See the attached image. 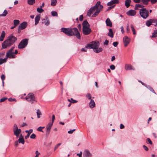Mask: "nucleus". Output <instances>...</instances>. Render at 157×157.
Instances as JSON below:
<instances>
[{
	"label": "nucleus",
	"mask_w": 157,
	"mask_h": 157,
	"mask_svg": "<svg viewBox=\"0 0 157 157\" xmlns=\"http://www.w3.org/2000/svg\"><path fill=\"white\" fill-rule=\"evenodd\" d=\"M61 31L69 36L75 35L78 39H80L81 36L78 29L76 28H62L61 29Z\"/></svg>",
	"instance_id": "obj_1"
},
{
	"label": "nucleus",
	"mask_w": 157,
	"mask_h": 157,
	"mask_svg": "<svg viewBox=\"0 0 157 157\" xmlns=\"http://www.w3.org/2000/svg\"><path fill=\"white\" fill-rule=\"evenodd\" d=\"M103 7V6L100 4V2L98 1L94 6L91 7L88 11L87 15L89 16H90L93 13H94L92 15V17H95L102 10Z\"/></svg>",
	"instance_id": "obj_2"
},
{
	"label": "nucleus",
	"mask_w": 157,
	"mask_h": 157,
	"mask_svg": "<svg viewBox=\"0 0 157 157\" xmlns=\"http://www.w3.org/2000/svg\"><path fill=\"white\" fill-rule=\"evenodd\" d=\"M82 33L84 35H88L91 32V30L90 28V25L87 21H84L82 23Z\"/></svg>",
	"instance_id": "obj_3"
},
{
	"label": "nucleus",
	"mask_w": 157,
	"mask_h": 157,
	"mask_svg": "<svg viewBox=\"0 0 157 157\" xmlns=\"http://www.w3.org/2000/svg\"><path fill=\"white\" fill-rule=\"evenodd\" d=\"M140 14L141 17L146 19L149 16V13L146 8H142L140 10Z\"/></svg>",
	"instance_id": "obj_4"
},
{
	"label": "nucleus",
	"mask_w": 157,
	"mask_h": 157,
	"mask_svg": "<svg viewBox=\"0 0 157 157\" xmlns=\"http://www.w3.org/2000/svg\"><path fill=\"white\" fill-rule=\"evenodd\" d=\"M99 43L98 41H93L91 44H88L86 46L87 48H92L94 49L97 47H99Z\"/></svg>",
	"instance_id": "obj_5"
},
{
	"label": "nucleus",
	"mask_w": 157,
	"mask_h": 157,
	"mask_svg": "<svg viewBox=\"0 0 157 157\" xmlns=\"http://www.w3.org/2000/svg\"><path fill=\"white\" fill-rule=\"evenodd\" d=\"M13 130L14 135L16 136L17 138H18L19 134L21 132V130L20 128H18L17 125L16 124H15L13 126Z\"/></svg>",
	"instance_id": "obj_6"
},
{
	"label": "nucleus",
	"mask_w": 157,
	"mask_h": 157,
	"mask_svg": "<svg viewBox=\"0 0 157 157\" xmlns=\"http://www.w3.org/2000/svg\"><path fill=\"white\" fill-rule=\"evenodd\" d=\"M28 43V40L27 39H25L21 40L18 45V48L19 49H23L25 48L27 45Z\"/></svg>",
	"instance_id": "obj_7"
},
{
	"label": "nucleus",
	"mask_w": 157,
	"mask_h": 157,
	"mask_svg": "<svg viewBox=\"0 0 157 157\" xmlns=\"http://www.w3.org/2000/svg\"><path fill=\"white\" fill-rule=\"evenodd\" d=\"M26 100L31 103H33L35 101L34 94L31 93L28 94L26 98Z\"/></svg>",
	"instance_id": "obj_8"
},
{
	"label": "nucleus",
	"mask_w": 157,
	"mask_h": 157,
	"mask_svg": "<svg viewBox=\"0 0 157 157\" xmlns=\"http://www.w3.org/2000/svg\"><path fill=\"white\" fill-rule=\"evenodd\" d=\"M13 44L7 38V40H5L2 44V48L5 49L8 47L10 46Z\"/></svg>",
	"instance_id": "obj_9"
},
{
	"label": "nucleus",
	"mask_w": 157,
	"mask_h": 157,
	"mask_svg": "<svg viewBox=\"0 0 157 157\" xmlns=\"http://www.w3.org/2000/svg\"><path fill=\"white\" fill-rule=\"evenodd\" d=\"M155 22V24L154 25L155 26L157 25V19H150L147 21L146 23V25L149 27L152 24V23Z\"/></svg>",
	"instance_id": "obj_10"
},
{
	"label": "nucleus",
	"mask_w": 157,
	"mask_h": 157,
	"mask_svg": "<svg viewBox=\"0 0 157 157\" xmlns=\"http://www.w3.org/2000/svg\"><path fill=\"white\" fill-rule=\"evenodd\" d=\"M27 26V23L26 22L24 21L21 24L18 28V31H20L21 30L25 29Z\"/></svg>",
	"instance_id": "obj_11"
},
{
	"label": "nucleus",
	"mask_w": 157,
	"mask_h": 157,
	"mask_svg": "<svg viewBox=\"0 0 157 157\" xmlns=\"http://www.w3.org/2000/svg\"><path fill=\"white\" fill-rule=\"evenodd\" d=\"M6 57L7 59L8 58L10 59H14L16 57V56L13 52H7L6 53Z\"/></svg>",
	"instance_id": "obj_12"
},
{
	"label": "nucleus",
	"mask_w": 157,
	"mask_h": 157,
	"mask_svg": "<svg viewBox=\"0 0 157 157\" xmlns=\"http://www.w3.org/2000/svg\"><path fill=\"white\" fill-rule=\"evenodd\" d=\"M8 39L13 44L17 40V38L13 36V34L10 35L8 37Z\"/></svg>",
	"instance_id": "obj_13"
},
{
	"label": "nucleus",
	"mask_w": 157,
	"mask_h": 157,
	"mask_svg": "<svg viewBox=\"0 0 157 157\" xmlns=\"http://www.w3.org/2000/svg\"><path fill=\"white\" fill-rule=\"evenodd\" d=\"M123 40L124 46L126 47L129 43L130 40L128 36H125L123 38Z\"/></svg>",
	"instance_id": "obj_14"
},
{
	"label": "nucleus",
	"mask_w": 157,
	"mask_h": 157,
	"mask_svg": "<svg viewBox=\"0 0 157 157\" xmlns=\"http://www.w3.org/2000/svg\"><path fill=\"white\" fill-rule=\"evenodd\" d=\"M83 157H91L92 155L89 150H86L83 152Z\"/></svg>",
	"instance_id": "obj_15"
},
{
	"label": "nucleus",
	"mask_w": 157,
	"mask_h": 157,
	"mask_svg": "<svg viewBox=\"0 0 157 157\" xmlns=\"http://www.w3.org/2000/svg\"><path fill=\"white\" fill-rule=\"evenodd\" d=\"M136 11L133 10H130L127 12L128 16H134L136 14Z\"/></svg>",
	"instance_id": "obj_16"
},
{
	"label": "nucleus",
	"mask_w": 157,
	"mask_h": 157,
	"mask_svg": "<svg viewBox=\"0 0 157 157\" xmlns=\"http://www.w3.org/2000/svg\"><path fill=\"white\" fill-rule=\"evenodd\" d=\"M95 103L93 99H91L89 103V106L90 108L92 109L95 107Z\"/></svg>",
	"instance_id": "obj_17"
},
{
	"label": "nucleus",
	"mask_w": 157,
	"mask_h": 157,
	"mask_svg": "<svg viewBox=\"0 0 157 157\" xmlns=\"http://www.w3.org/2000/svg\"><path fill=\"white\" fill-rule=\"evenodd\" d=\"M42 22L44 24L46 25H48L50 24V22L47 17L43 19Z\"/></svg>",
	"instance_id": "obj_18"
},
{
	"label": "nucleus",
	"mask_w": 157,
	"mask_h": 157,
	"mask_svg": "<svg viewBox=\"0 0 157 157\" xmlns=\"http://www.w3.org/2000/svg\"><path fill=\"white\" fill-rule=\"evenodd\" d=\"M53 124L52 123L49 122V123L46 127L47 132L48 134H49L50 132V131L53 125Z\"/></svg>",
	"instance_id": "obj_19"
},
{
	"label": "nucleus",
	"mask_w": 157,
	"mask_h": 157,
	"mask_svg": "<svg viewBox=\"0 0 157 157\" xmlns=\"http://www.w3.org/2000/svg\"><path fill=\"white\" fill-rule=\"evenodd\" d=\"M106 26L111 27L112 26V23L109 18H107L105 21Z\"/></svg>",
	"instance_id": "obj_20"
},
{
	"label": "nucleus",
	"mask_w": 157,
	"mask_h": 157,
	"mask_svg": "<svg viewBox=\"0 0 157 157\" xmlns=\"http://www.w3.org/2000/svg\"><path fill=\"white\" fill-rule=\"evenodd\" d=\"M125 69L126 70H134V68L130 64H126L125 66Z\"/></svg>",
	"instance_id": "obj_21"
},
{
	"label": "nucleus",
	"mask_w": 157,
	"mask_h": 157,
	"mask_svg": "<svg viewBox=\"0 0 157 157\" xmlns=\"http://www.w3.org/2000/svg\"><path fill=\"white\" fill-rule=\"evenodd\" d=\"M102 50L103 49L101 48H98L97 47L94 49V51L96 53H98L102 52Z\"/></svg>",
	"instance_id": "obj_22"
},
{
	"label": "nucleus",
	"mask_w": 157,
	"mask_h": 157,
	"mask_svg": "<svg viewBox=\"0 0 157 157\" xmlns=\"http://www.w3.org/2000/svg\"><path fill=\"white\" fill-rule=\"evenodd\" d=\"M40 15H37L36 17L35 18V25H36L38 23L40 20Z\"/></svg>",
	"instance_id": "obj_23"
},
{
	"label": "nucleus",
	"mask_w": 157,
	"mask_h": 157,
	"mask_svg": "<svg viewBox=\"0 0 157 157\" xmlns=\"http://www.w3.org/2000/svg\"><path fill=\"white\" fill-rule=\"evenodd\" d=\"M5 33L4 31H2L0 37V41H2L5 37Z\"/></svg>",
	"instance_id": "obj_24"
},
{
	"label": "nucleus",
	"mask_w": 157,
	"mask_h": 157,
	"mask_svg": "<svg viewBox=\"0 0 157 157\" xmlns=\"http://www.w3.org/2000/svg\"><path fill=\"white\" fill-rule=\"evenodd\" d=\"M131 1L130 0H126L125 2V5L127 8H128L130 6Z\"/></svg>",
	"instance_id": "obj_25"
},
{
	"label": "nucleus",
	"mask_w": 157,
	"mask_h": 157,
	"mask_svg": "<svg viewBox=\"0 0 157 157\" xmlns=\"http://www.w3.org/2000/svg\"><path fill=\"white\" fill-rule=\"evenodd\" d=\"M108 35L111 38H113V33L111 29H109V32L108 34Z\"/></svg>",
	"instance_id": "obj_26"
},
{
	"label": "nucleus",
	"mask_w": 157,
	"mask_h": 157,
	"mask_svg": "<svg viewBox=\"0 0 157 157\" xmlns=\"http://www.w3.org/2000/svg\"><path fill=\"white\" fill-rule=\"evenodd\" d=\"M144 6L141 5L140 4H136L135 5V9L136 10H137L139 8H141V9L143 8Z\"/></svg>",
	"instance_id": "obj_27"
},
{
	"label": "nucleus",
	"mask_w": 157,
	"mask_h": 157,
	"mask_svg": "<svg viewBox=\"0 0 157 157\" xmlns=\"http://www.w3.org/2000/svg\"><path fill=\"white\" fill-rule=\"evenodd\" d=\"M130 27L133 32V34L134 35H136V32L135 29L134 28L133 25L132 24H131L130 25Z\"/></svg>",
	"instance_id": "obj_28"
},
{
	"label": "nucleus",
	"mask_w": 157,
	"mask_h": 157,
	"mask_svg": "<svg viewBox=\"0 0 157 157\" xmlns=\"http://www.w3.org/2000/svg\"><path fill=\"white\" fill-rule=\"evenodd\" d=\"M7 59V58L4 59H0V65L2 64L3 63L6 62Z\"/></svg>",
	"instance_id": "obj_29"
},
{
	"label": "nucleus",
	"mask_w": 157,
	"mask_h": 157,
	"mask_svg": "<svg viewBox=\"0 0 157 157\" xmlns=\"http://www.w3.org/2000/svg\"><path fill=\"white\" fill-rule=\"evenodd\" d=\"M33 132V130L32 129H30L29 130V132L28 133L27 135L25 136V139H27L29 137L30 134L31 133H32Z\"/></svg>",
	"instance_id": "obj_30"
},
{
	"label": "nucleus",
	"mask_w": 157,
	"mask_h": 157,
	"mask_svg": "<svg viewBox=\"0 0 157 157\" xmlns=\"http://www.w3.org/2000/svg\"><path fill=\"white\" fill-rule=\"evenodd\" d=\"M19 23L20 21L18 20H14L13 21V24L15 26H17L19 24Z\"/></svg>",
	"instance_id": "obj_31"
},
{
	"label": "nucleus",
	"mask_w": 157,
	"mask_h": 157,
	"mask_svg": "<svg viewBox=\"0 0 157 157\" xmlns=\"http://www.w3.org/2000/svg\"><path fill=\"white\" fill-rule=\"evenodd\" d=\"M35 0H28V3L30 5H32L35 3Z\"/></svg>",
	"instance_id": "obj_32"
},
{
	"label": "nucleus",
	"mask_w": 157,
	"mask_h": 157,
	"mask_svg": "<svg viewBox=\"0 0 157 157\" xmlns=\"http://www.w3.org/2000/svg\"><path fill=\"white\" fill-rule=\"evenodd\" d=\"M8 13L7 11L6 10H5L2 14H0V16L2 17H4Z\"/></svg>",
	"instance_id": "obj_33"
},
{
	"label": "nucleus",
	"mask_w": 157,
	"mask_h": 157,
	"mask_svg": "<svg viewBox=\"0 0 157 157\" xmlns=\"http://www.w3.org/2000/svg\"><path fill=\"white\" fill-rule=\"evenodd\" d=\"M57 3V0H51V5L52 6H55Z\"/></svg>",
	"instance_id": "obj_34"
},
{
	"label": "nucleus",
	"mask_w": 157,
	"mask_h": 157,
	"mask_svg": "<svg viewBox=\"0 0 157 157\" xmlns=\"http://www.w3.org/2000/svg\"><path fill=\"white\" fill-rule=\"evenodd\" d=\"M19 143H21L23 144H24L25 143V140L24 138H19L17 140Z\"/></svg>",
	"instance_id": "obj_35"
},
{
	"label": "nucleus",
	"mask_w": 157,
	"mask_h": 157,
	"mask_svg": "<svg viewBox=\"0 0 157 157\" xmlns=\"http://www.w3.org/2000/svg\"><path fill=\"white\" fill-rule=\"evenodd\" d=\"M44 10L41 7H38L37 9V11L39 13H41Z\"/></svg>",
	"instance_id": "obj_36"
},
{
	"label": "nucleus",
	"mask_w": 157,
	"mask_h": 157,
	"mask_svg": "<svg viewBox=\"0 0 157 157\" xmlns=\"http://www.w3.org/2000/svg\"><path fill=\"white\" fill-rule=\"evenodd\" d=\"M157 36V30H155L154 31V33H152V37H155Z\"/></svg>",
	"instance_id": "obj_37"
},
{
	"label": "nucleus",
	"mask_w": 157,
	"mask_h": 157,
	"mask_svg": "<svg viewBox=\"0 0 157 157\" xmlns=\"http://www.w3.org/2000/svg\"><path fill=\"white\" fill-rule=\"evenodd\" d=\"M68 101L72 103H75L77 102V101L76 100H73L72 98H71V99H68Z\"/></svg>",
	"instance_id": "obj_38"
},
{
	"label": "nucleus",
	"mask_w": 157,
	"mask_h": 157,
	"mask_svg": "<svg viewBox=\"0 0 157 157\" xmlns=\"http://www.w3.org/2000/svg\"><path fill=\"white\" fill-rule=\"evenodd\" d=\"M150 0H141L142 3L145 5H147Z\"/></svg>",
	"instance_id": "obj_39"
},
{
	"label": "nucleus",
	"mask_w": 157,
	"mask_h": 157,
	"mask_svg": "<svg viewBox=\"0 0 157 157\" xmlns=\"http://www.w3.org/2000/svg\"><path fill=\"white\" fill-rule=\"evenodd\" d=\"M44 128V127L40 126L37 128V130L38 131L41 132H43L42 129Z\"/></svg>",
	"instance_id": "obj_40"
},
{
	"label": "nucleus",
	"mask_w": 157,
	"mask_h": 157,
	"mask_svg": "<svg viewBox=\"0 0 157 157\" xmlns=\"http://www.w3.org/2000/svg\"><path fill=\"white\" fill-rule=\"evenodd\" d=\"M51 14L52 16H57L58 15L57 12L54 11H52Z\"/></svg>",
	"instance_id": "obj_41"
},
{
	"label": "nucleus",
	"mask_w": 157,
	"mask_h": 157,
	"mask_svg": "<svg viewBox=\"0 0 157 157\" xmlns=\"http://www.w3.org/2000/svg\"><path fill=\"white\" fill-rule=\"evenodd\" d=\"M36 113L37 115V117L38 118H40V115H41V113L40 112L39 110H38L36 112Z\"/></svg>",
	"instance_id": "obj_42"
},
{
	"label": "nucleus",
	"mask_w": 157,
	"mask_h": 157,
	"mask_svg": "<svg viewBox=\"0 0 157 157\" xmlns=\"http://www.w3.org/2000/svg\"><path fill=\"white\" fill-rule=\"evenodd\" d=\"M86 97L88 98L90 100H91V96L90 94L88 93L86 94Z\"/></svg>",
	"instance_id": "obj_43"
},
{
	"label": "nucleus",
	"mask_w": 157,
	"mask_h": 157,
	"mask_svg": "<svg viewBox=\"0 0 157 157\" xmlns=\"http://www.w3.org/2000/svg\"><path fill=\"white\" fill-rule=\"evenodd\" d=\"M115 4L114 2H113V1L112 0H111V1H110V2H108L107 3V5L108 6H110L113 4Z\"/></svg>",
	"instance_id": "obj_44"
},
{
	"label": "nucleus",
	"mask_w": 157,
	"mask_h": 157,
	"mask_svg": "<svg viewBox=\"0 0 157 157\" xmlns=\"http://www.w3.org/2000/svg\"><path fill=\"white\" fill-rule=\"evenodd\" d=\"M61 144V143H59L56 145L54 147V150L55 151L58 147Z\"/></svg>",
	"instance_id": "obj_45"
},
{
	"label": "nucleus",
	"mask_w": 157,
	"mask_h": 157,
	"mask_svg": "<svg viewBox=\"0 0 157 157\" xmlns=\"http://www.w3.org/2000/svg\"><path fill=\"white\" fill-rule=\"evenodd\" d=\"M36 137V135L34 133H33L30 136L31 139H34Z\"/></svg>",
	"instance_id": "obj_46"
},
{
	"label": "nucleus",
	"mask_w": 157,
	"mask_h": 157,
	"mask_svg": "<svg viewBox=\"0 0 157 157\" xmlns=\"http://www.w3.org/2000/svg\"><path fill=\"white\" fill-rule=\"evenodd\" d=\"M147 88H149L150 90L151 91H152V92L154 93V94H155V92L154 90H153V89L150 86H148V87H147V86H145Z\"/></svg>",
	"instance_id": "obj_47"
},
{
	"label": "nucleus",
	"mask_w": 157,
	"mask_h": 157,
	"mask_svg": "<svg viewBox=\"0 0 157 157\" xmlns=\"http://www.w3.org/2000/svg\"><path fill=\"white\" fill-rule=\"evenodd\" d=\"M130 30L129 28V25H127V26L126 32L127 33H128L130 32Z\"/></svg>",
	"instance_id": "obj_48"
},
{
	"label": "nucleus",
	"mask_w": 157,
	"mask_h": 157,
	"mask_svg": "<svg viewBox=\"0 0 157 157\" xmlns=\"http://www.w3.org/2000/svg\"><path fill=\"white\" fill-rule=\"evenodd\" d=\"M118 43L117 42H114L113 43V45L114 46L116 47L117 46Z\"/></svg>",
	"instance_id": "obj_49"
},
{
	"label": "nucleus",
	"mask_w": 157,
	"mask_h": 157,
	"mask_svg": "<svg viewBox=\"0 0 157 157\" xmlns=\"http://www.w3.org/2000/svg\"><path fill=\"white\" fill-rule=\"evenodd\" d=\"M147 143L150 144H152V142L151 140L149 138L147 139Z\"/></svg>",
	"instance_id": "obj_50"
},
{
	"label": "nucleus",
	"mask_w": 157,
	"mask_h": 157,
	"mask_svg": "<svg viewBox=\"0 0 157 157\" xmlns=\"http://www.w3.org/2000/svg\"><path fill=\"white\" fill-rule=\"evenodd\" d=\"M110 67L112 70H114L115 69V67L113 65H112L110 66Z\"/></svg>",
	"instance_id": "obj_51"
},
{
	"label": "nucleus",
	"mask_w": 157,
	"mask_h": 157,
	"mask_svg": "<svg viewBox=\"0 0 157 157\" xmlns=\"http://www.w3.org/2000/svg\"><path fill=\"white\" fill-rule=\"evenodd\" d=\"M7 99V98H1L0 99V101L1 102H3L5 101Z\"/></svg>",
	"instance_id": "obj_52"
},
{
	"label": "nucleus",
	"mask_w": 157,
	"mask_h": 157,
	"mask_svg": "<svg viewBox=\"0 0 157 157\" xmlns=\"http://www.w3.org/2000/svg\"><path fill=\"white\" fill-rule=\"evenodd\" d=\"M55 119V116H54V115H53L52 116V122H51V123H52L53 124V122H54Z\"/></svg>",
	"instance_id": "obj_53"
},
{
	"label": "nucleus",
	"mask_w": 157,
	"mask_h": 157,
	"mask_svg": "<svg viewBox=\"0 0 157 157\" xmlns=\"http://www.w3.org/2000/svg\"><path fill=\"white\" fill-rule=\"evenodd\" d=\"M121 32L123 34H124V28L123 26H121Z\"/></svg>",
	"instance_id": "obj_54"
},
{
	"label": "nucleus",
	"mask_w": 157,
	"mask_h": 157,
	"mask_svg": "<svg viewBox=\"0 0 157 157\" xmlns=\"http://www.w3.org/2000/svg\"><path fill=\"white\" fill-rule=\"evenodd\" d=\"M82 151L80 152V153H78L77 154V155L78 156V157H82Z\"/></svg>",
	"instance_id": "obj_55"
},
{
	"label": "nucleus",
	"mask_w": 157,
	"mask_h": 157,
	"mask_svg": "<svg viewBox=\"0 0 157 157\" xmlns=\"http://www.w3.org/2000/svg\"><path fill=\"white\" fill-rule=\"evenodd\" d=\"M114 4H117L119 2V0H112Z\"/></svg>",
	"instance_id": "obj_56"
},
{
	"label": "nucleus",
	"mask_w": 157,
	"mask_h": 157,
	"mask_svg": "<svg viewBox=\"0 0 157 157\" xmlns=\"http://www.w3.org/2000/svg\"><path fill=\"white\" fill-rule=\"evenodd\" d=\"M86 48V47L85 48H82L81 49V51L82 52H86L87 49L86 48Z\"/></svg>",
	"instance_id": "obj_57"
},
{
	"label": "nucleus",
	"mask_w": 157,
	"mask_h": 157,
	"mask_svg": "<svg viewBox=\"0 0 157 157\" xmlns=\"http://www.w3.org/2000/svg\"><path fill=\"white\" fill-rule=\"evenodd\" d=\"M108 43L109 41L107 40H106L104 42V45H107L108 44Z\"/></svg>",
	"instance_id": "obj_58"
},
{
	"label": "nucleus",
	"mask_w": 157,
	"mask_h": 157,
	"mask_svg": "<svg viewBox=\"0 0 157 157\" xmlns=\"http://www.w3.org/2000/svg\"><path fill=\"white\" fill-rule=\"evenodd\" d=\"M143 148H144V149L146 151H147L148 150V148H147V147L145 145H143Z\"/></svg>",
	"instance_id": "obj_59"
},
{
	"label": "nucleus",
	"mask_w": 157,
	"mask_h": 157,
	"mask_svg": "<svg viewBox=\"0 0 157 157\" xmlns=\"http://www.w3.org/2000/svg\"><path fill=\"white\" fill-rule=\"evenodd\" d=\"M1 78L2 79V81H4V80L5 79V75H2L1 76Z\"/></svg>",
	"instance_id": "obj_60"
},
{
	"label": "nucleus",
	"mask_w": 157,
	"mask_h": 157,
	"mask_svg": "<svg viewBox=\"0 0 157 157\" xmlns=\"http://www.w3.org/2000/svg\"><path fill=\"white\" fill-rule=\"evenodd\" d=\"M19 143L18 140L16 141L15 142V146L16 147H17Z\"/></svg>",
	"instance_id": "obj_61"
},
{
	"label": "nucleus",
	"mask_w": 157,
	"mask_h": 157,
	"mask_svg": "<svg viewBox=\"0 0 157 157\" xmlns=\"http://www.w3.org/2000/svg\"><path fill=\"white\" fill-rule=\"evenodd\" d=\"M83 19V16L82 15H81L79 17V20L80 21H82Z\"/></svg>",
	"instance_id": "obj_62"
},
{
	"label": "nucleus",
	"mask_w": 157,
	"mask_h": 157,
	"mask_svg": "<svg viewBox=\"0 0 157 157\" xmlns=\"http://www.w3.org/2000/svg\"><path fill=\"white\" fill-rule=\"evenodd\" d=\"M151 2L152 4H154L157 2V0H151Z\"/></svg>",
	"instance_id": "obj_63"
},
{
	"label": "nucleus",
	"mask_w": 157,
	"mask_h": 157,
	"mask_svg": "<svg viewBox=\"0 0 157 157\" xmlns=\"http://www.w3.org/2000/svg\"><path fill=\"white\" fill-rule=\"evenodd\" d=\"M124 128V126L123 124H120V128L121 129H123V128Z\"/></svg>",
	"instance_id": "obj_64"
}]
</instances>
